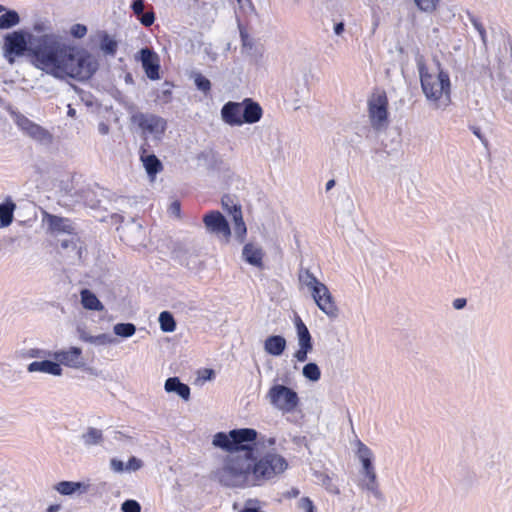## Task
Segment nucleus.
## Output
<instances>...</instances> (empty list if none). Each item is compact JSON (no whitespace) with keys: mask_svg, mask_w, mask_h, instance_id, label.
<instances>
[{"mask_svg":"<svg viewBox=\"0 0 512 512\" xmlns=\"http://www.w3.org/2000/svg\"><path fill=\"white\" fill-rule=\"evenodd\" d=\"M138 20L141 22L142 25L149 27L155 21V14L152 10L147 11L143 13L140 17H138Z\"/></svg>","mask_w":512,"mask_h":512,"instance_id":"obj_46","label":"nucleus"},{"mask_svg":"<svg viewBox=\"0 0 512 512\" xmlns=\"http://www.w3.org/2000/svg\"><path fill=\"white\" fill-rule=\"evenodd\" d=\"M287 348V341L282 335H270L263 343L264 351L273 357H280Z\"/></svg>","mask_w":512,"mask_h":512,"instance_id":"obj_16","label":"nucleus"},{"mask_svg":"<svg viewBox=\"0 0 512 512\" xmlns=\"http://www.w3.org/2000/svg\"><path fill=\"white\" fill-rule=\"evenodd\" d=\"M356 446H357L356 455L362 464L361 472H365V471L374 469V466L372 463L373 452L371 451V449L368 446H366L363 442H361L360 440L357 441Z\"/></svg>","mask_w":512,"mask_h":512,"instance_id":"obj_25","label":"nucleus"},{"mask_svg":"<svg viewBox=\"0 0 512 512\" xmlns=\"http://www.w3.org/2000/svg\"><path fill=\"white\" fill-rule=\"evenodd\" d=\"M110 468L116 473L126 472V464L118 458H112L110 460Z\"/></svg>","mask_w":512,"mask_h":512,"instance_id":"obj_48","label":"nucleus"},{"mask_svg":"<svg viewBox=\"0 0 512 512\" xmlns=\"http://www.w3.org/2000/svg\"><path fill=\"white\" fill-rule=\"evenodd\" d=\"M48 224L49 228L55 232H70L72 228L68 219L58 216H49Z\"/></svg>","mask_w":512,"mask_h":512,"instance_id":"obj_29","label":"nucleus"},{"mask_svg":"<svg viewBox=\"0 0 512 512\" xmlns=\"http://www.w3.org/2000/svg\"><path fill=\"white\" fill-rule=\"evenodd\" d=\"M479 34H480L481 39L483 40V42H485V38H486V31H485V29L484 28L480 29Z\"/></svg>","mask_w":512,"mask_h":512,"instance_id":"obj_63","label":"nucleus"},{"mask_svg":"<svg viewBox=\"0 0 512 512\" xmlns=\"http://www.w3.org/2000/svg\"><path fill=\"white\" fill-rule=\"evenodd\" d=\"M335 185V180L331 179L326 183V190L329 191Z\"/></svg>","mask_w":512,"mask_h":512,"instance_id":"obj_62","label":"nucleus"},{"mask_svg":"<svg viewBox=\"0 0 512 512\" xmlns=\"http://www.w3.org/2000/svg\"><path fill=\"white\" fill-rule=\"evenodd\" d=\"M262 448L251 459L254 486H260L282 475L288 469V462L275 449Z\"/></svg>","mask_w":512,"mask_h":512,"instance_id":"obj_5","label":"nucleus"},{"mask_svg":"<svg viewBox=\"0 0 512 512\" xmlns=\"http://www.w3.org/2000/svg\"><path fill=\"white\" fill-rule=\"evenodd\" d=\"M15 123L27 137H29L39 145L49 147L53 144V134L49 130L33 122L26 116L22 114H17L15 116Z\"/></svg>","mask_w":512,"mask_h":512,"instance_id":"obj_8","label":"nucleus"},{"mask_svg":"<svg viewBox=\"0 0 512 512\" xmlns=\"http://www.w3.org/2000/svg\"><path fill=\"white\" fill-rule=\"evenodd\" d=\"M140 59L147 77L151 80L159 79L160 64L158 55L149 48H143L140 51Z\"/></svg>","mask_w":512,"mask_h":512,"instance_id":"obj_14","label":"nucleus"},{"mask_svg":"<svg viewBox=\"0 0 512 512\" xmlns=\"http://www.w3.org/2000/svg\"><path fill=\"white\" fill-rule=\"evenodd\" d=\"M232 216L234 222V236L237 238L239 242H243L245 235L247 233V228L243 221L242 211L239 206L233 205Z\"/></svg>","mask_w":512,"mask_h":512,"instance_id":"obj_26","label":"nucleus"},{"mask_svg":"<svg viewBox=\"0 0 512 512\" xmlns=\"http://www.w3.org/2000/svg\"><path fill=\"white\" fill-rule=\"evenodd\" d=\"M122 512H141V506L136 500H126L121 505Z\"/></svg>","mask_w":512,"mask_h":512,"instance_id":"obj_41","label":"nucleus"},{"mask_svg":"<svg viewBox=\"0 0 512 512\" xmlns=\"http://www.w3.org/2000/svg\"><path fill=\"white\" fill-rule=\"evenodd\" d=\"M30 56L37 69L58 80L85 81L98 68L94 56L68 43L61 35L32 38Z\"/></svg>","mask_w":512,"mask_h":512,"instance_id":"obj_1","label":"nucleus"},{"mask_svg":"<svg viewBox=\"0 0 512 512\" xmlns=\"http://www.w3.org/2000/svg\"><path fill=\"white\" fill-rule=\"evenodd\" d=\"M143 467V462L139 458L132 456L126 463V472H135Z\"/></svg>","mask_w":512,"mask_h":512,"instance_id":"obj_43","label":"nucleus"},{"mask_svg":"<svg viewBox=\"0 0 512 512\" xmlns=\"http://www.w3.org/2000/svg\"><path fill=\"white\" fill-rule=\"evenodd\" d=\"M27 370L30 373L42 372L53 376H61L63 372L58 362L50 360L34 361L28 365Z\"/></svg>","mask_w":512,"mask_h":512,"instance_id":"obj_19","label":"nucleus"},{"mask_svg":"<svg viewBox=\"0 0 512 512\" xmlns=\"http://www.w3.org/2000/svg\"><path fill=\"white\" fill-rule=\"evenodd\" d=\"M242 53L257 60L262 56V48L257 46L254 39L244 30L240 31Z\"/></svg>","mask_w":512,"mask_h":512,"instance_id":"obj_23","label":"nucleus"},{"mask_svg":"<svg viewBox=\"0 0 512 512\" xmlns=\"http://www.w3.org/2000/svg\"><path fill=\"white\" fill-rule=\"evenodd\" d=\"M295 327L299 348L294 353V358L298 362H305L308 358V354L313 350L312 337L307 326L300 317L296 318Z\"/></svg>","mask_w":512,"mask_h":512,"instance_id":"obj_12","label":"nucleus"},{"mask_svg":"<svg viewBox=\"0 0 512 512\" xmlns=\"http://www.w3.org/2000/svg\"><path fill=\"white\" fill-rule=\"evenodd\" d=\"M344 32V23L340 22L335 24L334 26V33L338 36H340Z\"/></svg>","mask_w":512,"mask_h":512,"instance_id":"obj_58","label":"nucleus"},{"mask_svg":"<svg viewBox=\"0 0 512 512\" xmlns=\"http://www.w3.org/2000/svg\"><path fill=\"white\" fill-rule=\"evenodd\" d=\"M60 509V505H50L47 508V512H57Z\"/></svg>","mask_w":512,"mask_h":512,"instance_id":"obj_60","label":"nucleus"},{"mask_svg":"<svg viewBox=\"0 0 512 512\" xmlns=\"http://www.w3.org/2000/svg\"><path fill=\"white\" fill-rule=\"evenodd\" d=\"M15 207V204L12 202L0 205L1 226L5 227L11 224L13 220V212L15 210Z\"/></svg>","mask_w":512,"mask_h":512,"instance_id":"obj_32","label":"nucleus"},{"mask_svg":"<svg viewBox=\"0 0 512 512\" xmlns=\"http://www.w3.org/2000/svg\"><path fill=\"white\" fill-rule=\"evenodd\" d=\"M274 437L258 438V432L252 428L233 429L228 433L218 432L213 436L212 444L230 454H240L251 460L262 448H272Z\"/></svg>","mask_w":512,"mask_h":512,"instance_id":"obj_3","label":"nucleus"},{"mask_svg":"<svg viewBox=\"0 0 512 512\" xmlns=\"http://www.w3.org/2000/svg\"><path fill=\"white\" fill-rule=\"evenodd\" d=\"M70 33L75 38H83L87 34V27L82 24H74L71 27Z\"/></svg>","mask_w":512,"mask_h":512,"instance_id":"obj_45","label":"nucleus"},{"mask_svg":"<svg viewBox=\"0 0 512 512\" xmlns=\"http://www.w3.org/2000/svg\"><path fill=\"white\" fill-rule=\"evenodd\" d=\"M28 356L31 358H44V357H50V356H52V354L46 350L31 349L28 352Z\"/></svg>","mask_w":512,"mask_h":512,"instance_id":"obj_50","label":"nucleus"},{"mask_svg":"<svg viewBox=\"0 0 512 512\" xmlns=\"http://www.w3.org/2000/svg\"><path fill=\"white\" fill-rule=\"evenodd\" d=\"M114 342L113 337L108 334H99L93 337L92 344L95 345H107L112 344Z\"/></svg>","mask_w":512,"mask_h":512,"instance_id":"obj_44","label":"nucleus"},{"mask_svg":"<svg viewBox=\"0 0 512 512\" xmlns=\"http://www.w3.org/2000/svg\"><path fill=\"white\" fill-rule=\"evenodd\" d=\"M213 477L221 485L231 488L254 486L251 460L240 454L228 455L222 467L213 472Z\"/></svg>","mask_w":512,"mask_h":512,"instance_id":"obj_4","label":"nucleus"},{"mask_svg":"<svg viewBox=\"0 0 512 512\" xmlns=\"http://www.w3.org/2000/svg\"><path fill=\"white\" fill-rule=\"evenodd\" d=\"M144 0H134L132 2L131 8L134 12V14L138 17H140L144 13Z\"/></svg>","mask_w":512,"mask_h":512,"instance_id":"obj_49","label":"nucleus"},{"mask_svg":"<svg viewBox=\"0 0 512 512\" xmlns=\"http://www.w3.org/2000/svg\"><path fill=\"white\" fill-rule=\"evenodd\" d=\"M4 56L10 64L14 63V56H21L27 51L30 54L29 35L27 38L22 31H14L5 36Z\"/></svg>","mask_w":512,"mask_h":512,"instance_id":"obj_10","label":"nucleus"},{"mask_svg":"<svg viewBox=\"0 0 512 512\" xmlns=\"http://www.w3.org/2000/svg\"><path fill=\"white\" fill-rule=\"evenodd\" d=\"M361 473H362V476H363L362 480H375V479H377L375 468L371 469V470H368V471H365V472H361Z\"/></svg>","mask_w":512,"mask_h":512,"instance_id":"obj_54","label":"nucleus"},{"mask_svg":"<svg viewBox=\"0 0 512 512\" xmlns=\"http://www.w3.org/2000/svg\"><path fill=\"white\" fill-rule=\"evenodd\" d=\"M473 24H474V27L477 29V31H478V32L480 31V29L484 28V27L482 26V24H480V23H479V22H477V21H474V22H473Z\"/></svg>","mask_w":512,"mask_h":512,"instance_id":"obj_64","label":"nucleus"},{"mask_svg":"<svg viewBox=\"0 0 512 512\" xmlns=\"http://www.w3.org/2000/svg\"><path fill=\"white\" fill-rule=\"evenodd\" d=\"M222 205L225 209H227L231 214H232V211H233V207L232 208H229L228 206V202L226 201L225 198L222 199Z\"/></svg>","mask_w":512,"mask_h":512,"instance_id":"obj_61","label":"nucleus"},{"mask_svg":"<svg viewBox=\"0 0 512 512\" xmlns=\"http://www.w3.org/2000/svg\"><path fill=\"white\" fill-rule=\"evenodd\" d=\"M53 489L61 495L71 496L76 493L83 494L89 489V485L83 482L61 481L53 486Z\"/></svg>","mask_w":512,"mask_h":512,"instance_id":"obj_20","label":"nucleus"},{"mask_svg":"<svg viewBox=\"0 0 512 512\" xmlns=\"http://www.w3.org/2000/svg\"><path fill=\"white\" fill-rule=\"evenodd\" d=\"M117 41L108 34H104L100 43V49L104 54L114 55L117 51Z\"/></svg>","mask_w":512,"mask_h":512,"instance_id":"obj_37","label":"nucleus"},{"mask_svg":"<svg viewBox=\"0 0 512 512\" xmlns=\"http://www.w3.org/2000/svg\"><path fill=\"white\" fill-rule=\"evenodd\" d=\"M165 391L168 393H176L183 400L188 401L190 398V388L187 384L182 383L178 377H171L165 381Z\"/></svg>","mask_w":512,"mask_h":512,"instance_id":"obj_22","label":"nucleus"},{"mask_svg":"<svg viewBox=\"0 0 512 512\" xmlns=\"http://www.w3.org/2000/svg\"><path fill=\"white\" fill-rule=\"evenodd\" d=\"M315 303L329 318H336L338 316V307L330 291L322 296L321 299H316Z\"/></svg>","mask_w":512,"mask_h":512,"instance_id":"obj_24","label":"nucleus"},{"mask_svg":"<svg viewBox=\"0 0 512 512\" xmlns=\"http://www.w3.org/2000/svg\"><path fill=\"white\" fill-rule=\"evenodd\" d=\"M269 403L282 413H291L299 405V396L296 391L282 384H274L266 395Z\"/></svg>","mask_w":512,"mask_h":512,"instance_id":"obj_7","label":"nucleus"},{"mask_svg":"<svg viewBox=\"0 0 512 512\" xmlns=\"http://www.w3.org/2000/svg\"><path fill=\"white\" fill-rule=\"evenodd\" d=\"M194 83L198 90L207 93L211 89V82L209 79L204 77L202 74L197 73L194 76Z\"/></svg>","mask_w":512,"mask_h":512,"instance_id":"obj_40","label":"nucleus"},{"mask_svg":"<svg viewBox=\"0 0 512 512\" xmlns=\"http://www.w3.org/2000/svg\"><path fill=\"white\" fill-rule=\"evenodd\" d=\"M141 159L147 173L151 176L156 175L162 168L161 162L155 155L142 156Z\"/></svg>","mask_w":512,"mask_h":512,"instance_id":"obj_31","label":"nucleus"},{"mask_svg":"<svg viewBox=\"0 0 512 512\" xmlns=\"http://www.w3.org/2000/svg\"><path fill=\"white\" fill-rule=\"evenodd\" d=\"M109 126L105 122H100L98 124V132L102 135H107L109 133Z\"/></svg>","mask_w":512,"mask_h":512,"instance_id":"obj_56","label":"nucleus"},{"mask_svg":"<svg viewBox=\"0 0 512 512\" xmlns=\"http://www.w3.org/2000/svg\"><path fill=\"white\" fill-rule=\"evenodd\" d=\"M316 477L318 479V481L321 483L322 486L325 487V489L331 493V494H339L340 493V490L339 488L337 487V485L332 481L331 477L327 474H323V473H317L316 474Z\"/></svg>","mask_w":512,"mask_h":512,"instance_id":"obj_38","label":"nucleus"},{"mask_svg":"<svg viewBox=\"0 0 512 512\" xmlns=\"http://www.w3.org/2000/svg\"><path fill=\"white\" fill-rule=\"evenodd\" d=\"M368 118L371 127L376 131L388 127V99L384 91H375L368 99Z\"/></svg>","mask_w":512,"mask_h":512,"instance_id":"obj_6","label":"nucleus"},{"mask_svg":"<svg viewBox=\"0 0 512 512\" xmlns=\"http://www.w3.org/2000/svg\"><path fill=\"white\" fill-rule=\"evenodd\" d=\"M329 289L326 285L322 286V289L320 292L316 290L314 293L311 294L313 300L316 302V299H321L322 296H324L326 293H328Z\"/></svg>","mask_w":512,"mask_h":512,"instance_id":"obj_53","label":"nucleus"},{"mask_svg":"<svg viewBox=\"0 0 512 512\" xmlns=\"http://www.w3.org/2000/svg\"><path fill=\"white\" fill-rule=\"evenodd\" d=\"M203 222L207 232L223 237L226 242L229 241L231 230L225 217L219 211H209L203 217Z\"/></svg>","mask_w":512,"mask_h":512,"instance_id":"obj_11","label":"nucleus"},{"mask_svg":"<svg viewBox=\"0 0 512 512\" xmlns=\"http://www.w3.org/2000/svg\"><path fill=\"white\" fill-rule=\"evenodd\" d=\"M299 508L304 512H315V506L312 500L308 497H303L299 500Z\"/></svg>","mask_w":512,"mask_h":512,"instance_id":"obj_47","label":"nucleus"},{"mask_svg":"<svg viewBox=\"0 0 512 512\" xmlns=\"http://www.w3.org/2000/svg\"><path fill=\"white\" fill-rule=\"evenodd\" d=\"M81 439L85 446L101 445L104 441L103 432L100 429L90 427L82 434Z\"/></svg>","mask_w":512,"mask_h":512,"instance_id":"obj_28","label":"nucleus"},{"mask_svg":"<svg viewBox=\"0 0 512 512\" xmlns=\"http://www.w3.org/2000/svg\"><path fill=\"white\" fill-rule=\"evenodd\" d=\"M237 2L242 10L252 9L250 0H237Z\"/></svg>","mask_w":512,"mask_h":512,"instance_id":"obj_57","label":"nucleus"},{"mask_svg":"<svg viewBox=\"0 0 512 512\" xmlns=\"http://www.w3.org/2000/svg\"><path fill=\"white\" fill-rule=\"evenodd\" d=\"M113 331L117 336L128 338L135 334L136 326L132 323H117L114 325Z\"/></svg>","mask_w":512,"mask_h":512,"instance_id":"obj_36","label":"nucleus"},{"mask_svg":"<svg viewBox=\"0 0 512 512\" xmlns=\"http://www.w3.org/2000/svg\"><path fill=\"white\" fill-rule=\"evenodd\" d=\"M132 119L141 128L145 136L150 135L156 140L161 139L166 130V120L155 114L138 113Z\"/></svg>","mask_w":512,"mask_h":512,"instance_id":"obj_9","label":"nucleus"},{"mask_svg":"<svg viewBox=\"0 0 512 512\" xmlns=\"http://www.w3.org/2000/svg\"><path fill=\"white\" fill-rule=\"evenodd\" d=\"M362 487L369 491L376 499L382 500L383 493L379 488V482L375 480H362Z\"/></svg>","mask_w":512,"mask_h":512,"instance_id":"obj_39","label":"nucleus"},{"mask_svg":"<svg viewBox=\"0 0 512 512\" xmlns=\"http://www.w3.org/2000/svg\"><path fill=\"white\" fill-rule=\"evenodd\" d=\"M421 90L432 110H446L452 103V84L448 71L439 61L428 66L422 59L417 61Z\"/></svg>","mask_w":512,"mask_h":512,"instance_id":"obj_2","label":"nucleus"},{"mask_svg":"<svg viewBox=\"0 0 512 512\" xmlns=\"http://www.w3.org/2000/svg\"><path fill=\"white\" fill-rule=\"evenodd\" d=\"M299 283L306 287L310 293H314L316 290L321 291L322 286L325 285L319 281L316 276L309 269H301L298 274Z\"/></svg>","mask_w":512,"mask_h":512,"instance_id":"obj_21","label":"nucleus"},{"mask_svg":"<svg viewBox=\"0 0 512 512\" xmlns=\"http://www.w3.org/2000/svg\"><path fill=\"white\" fill-rule=\"evenodd\" d=\"M243 121L244 123L253 124L258 122L262 117L261 106L250 98H246L242 102Z\"/></svg>","mask_w":512,"mask_h":512,"instance_id":"obj_18","label":"nucleus"},{"mask_svg":"<svg viewBox=\"0 0 512 512\" xmlns=\"http://www.w3.org/2000/svg\"><path fill=\"white\" fill-rule=\"evenodd\" d=\"M243 259L252 266L261 268L263 266L264 252L261 246L254 243H247L242 250Z\"/></svg>","mask_w":512,"mask_h":512,"instance_id":"obj_17","label":"nucleus"},{"mask_svg":"<svg viewBox=\"0 0 512 512\" xmlns=\"http://www.w3.org/2000/svg\"><path fill=\"white\" fill-rule=\"evenodd\" d=\"M81 303L85 309L93 311H102L103 304L99 301L97 296L88 289H83L80 293Z\"/></svg>","mask_w":512,"mask_h":512,"instance_id":"obj_27","label":"nucleus"},{"mask_svg":"<svg viewBox=\"0 0 512 512\" xmlns=\"http://www.w3.org/2000/svg\"><path fill=\"white\" fill-rule=\"evenodd\" d=\"M52 357L61 365L70 368L79 369L84 366L82 349L79 347H70L67 350H59L52 354Z\"/></svg>","mask_w":512,"mask_h":512,"instance_id":"obj_13","label":"nucleus"},{"mask_svg":"<svg viewBox=\"0 0 512 512\" xmlns=\"http://www.w3.org/2000/svg\"><path fill=\"white\" fill-rule=\"evenodd\" d=\"M417 7L425 12H432L436 8L438 0H414Z\"/></svg>","mask_w":512,"mask_h":512,"instance_id":"obj_42","label":"nucleus"},{"mask_svg":"<svg viewBox=\"0 0 512 512\" xmlns=\"http://www.w3.org/2000/svg\"><path fill=\"white\" fill-rule=\"evenodd\" d=\"M20 22L19 15L16 11L10 10L0 16V29H8L16 26Z\"/></svg>","mask_w":512,"mask_h":512,"instance_id":"obj_35","label":"nucleus"},{"mask_svg":"<svg viewBox=\"0 0 512 512\" xmlns=\"http://www.w3.org/2000/svg\"><path fill=\"white\" fill-rule=\"evenodd\" d=\"M302 375L312 382H317L321 378V370L316 363L310 362L304 365Z\"/></svg>","mask_w":512,"mask_h":512,"instance_id":"obj_33","label":"nucleus"},{"mask_svg":"<svg viewBox=\"0 0 512 512\" xmlns=\"http://www.w3.org/2000/svg\"><path fill=\"white\" fill-rule=\"evenodd\" d=\"M29 35V42L31 43L32 38H41L46 35H58L57 33L52 32V28L48 22H36L33 25V33Z\"/></svg>","mask_w":512,"mask_h":512,"instance_id":"obj_30","label":"nucleus"},{"mask_svg":"<svg viewBox=\"0 0 512 512\" xmlns=\"http://www.w3.org/2000/svg\"><path fill=\"white\" fill-rule=\"evenodd\" d=\"M204 373H205V375L203 376V378H204L205 380H211V379H212V377L214 376V371H213V370H211V369H206V370H204Z\"/></svg>","mask_w":512,"mask_h":512,"instance_id":"obj_59","label":"nucleus"},{"mask_svg":"<svg viewBox=\"0 0 512 512\" xmlns=\"http://www.w3.org/2000/svg\"><path fill=\"white\" fill-rule=\"evenodd\" d=\"M160 328L163 332H173L176 329V322L173 315L168 311H163L159 315Z\"/></svg>","mask_w":512,"mask_h":512,"instance_id":"obj_34","label":"nucleus"},{"mask_svg":"<svg viewBox=\"0 0 512 512\" xmlns=\"http://www.w3.org/2000/svg\"><path fill=\"white\" fill-rule=\"evenodd\" d=\"M77 331H78V334H79V338L82 341H85V342H88V343L92 344V340H93L94 336H91L85 329H83L81 327H78Z\"/></svg>","mask_w":512,"mask_h":512,"instance_id":"obj_52","label":"nucleus"},{"mask_svg":"<svg viewBox=\"0 0 512 512\" xmlns=\"http://www.w3.org/2000/svg\"><path fill=\"white\" fill-rule=\"evenodd\" d=\"M242 102L229 101L221 109L222 120L230 126H240L244 124Z\"/></svg>","mask_w":512,"mask_h":512,"instance_id":"obj_15","label":"nucleus"},{"mask_svg":"<svg viewBox=\"0 0 512 512\" xmlns=\"http://www.w3.org/2000/svg\"><path fill=\"white\" fill-rule=\"evenodd\" d=\"M466 306V299L464 298H457L453 301V307L456 310H460Z\"/></svg>","mask_w":512,"mask_h":512,"instance_id":"obj_55","label":"nucleus"},{"mask_svg":"<svg viewBox=\"0 0 512 512\" xmlns=\"http://www.w3.org/2000/svg\"><path fill=\"white\" fill-rule=\"evenodd\" d=\"M168 212L170 215L180 218V213H181L180 203L178 201L172 202L168 208Z\"/></svg>","mask_w":512,"mask_h":512,"instance_id":"obj_51","label":"nucleus"}]
</instances>
